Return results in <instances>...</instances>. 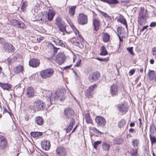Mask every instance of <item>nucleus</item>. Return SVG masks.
<instances>
[{
  "mask_svg": "<svg viewBox=\"0 0 156 156\" xmlns=\"http://www.w3.org/2000/svg\"><path fill=\"white\" fill-rule=\"evenodd\" d=\"M54 73V70L52 69H48L42 71L40 73V76L42 78L46 79L51 77Z\"/></svg>",
  "mask_w": 156,
  "mask_h": 156,
  "instance_id": "obj_1",
  "label": "nucleus"
},
{
  "mask_svg": "<svg viewBox=\"0 0 156 156\" xmlns=\"http://www.w3.org/2000/svg\"><path fill=\"white\" fill-rule=\"evenodd\" d=\"M55 24L62 32L66 31V26L64 21L60 16H58L55 19Z\"/></svg>",
  "mask_w": 156,
  "mask_h": 156,
  "instance_id": "obj_2",
  "label": "nucleus"
},
{
  "mask_svg": "<svg viewBox=\"0 0 156 156\" xmlns=\"http://www.w3.org/2000/svg\"><path fill=\"white\" fill-rule=\"evenodd\" d=\"M78 23L81 25L87 24L88 23L87 16L83 13L79 14L77 17Z\"/></svg>",
  "mask_w": 156,
  "mask_h": 156,
  "instance_id": "obj_3",
  "label": "nucleus"
},
{
  "mask_svg": "<svg viewBox=\"0 0 156 156\" xmlns=\"http://www.w3.org/2000/svg\"><path fill=\"white\" fill-rule=\"evenodd\" d=\"M45 106L44 102L41 100H37L35 101L33 104L34 109L37 110H42Z\"/></svg>",
  "mask_w": 156,
  "mask_h": 156,
  "instance_id": "obj_4",
  "label": "nucleus"
},
{
  "mask_svg": "<svg viewBox=\"0 0 156 156\" xmlns=\"http://www.w3.org/2000/svg\"><path fill=\"white\" fill-rule=\"evenodd\" d=\"M100 77V74L98 72H96L91 73L89 77V79L91 82L98 80Z\"/></svg>",
  "mask_w": 156,
  "mask_h": 156,
  "instance_id": "obj_5",
  "label": "nucleus"
},
{
  "mask_svg": "<svg viewBox=\"0 0 156 156\" xmlns=\"http://www.w3.org/2000/svg\"><path fill=\"white\" fill-rule=\"evenodd\" d=\"M117 107L119 113L121 115H123L128 111L127 107L124 104H119L117 105Z\"/></svg>",
  "mask_w": 156,
  "mask_h": 156,
  "instance_id": "obj_6",
  "label": "nucleus"
},
{
  "mask_svg": "<svg viewBox=\"0 0 156 156\" xmlns=\"http://www.w3.org/2000/svg\"><path fill=\"white\" fill-rule=\"evenodd\" d=\"M95 120L97 125L101 127H104L106 124V121L105 119L101 116H97Z\"/></svg>",
  "mask_w": 156,
  "mask_h": 156,
  "instance_id": "obj_7",
  "label": "nucleus"
},
{
  "mask_svg": "<svg viewBox=\"0 0 156 156\" xmlns=\"http://www.w3.org/2000/svg\"><path fill=\"white\" fill-rule=\"evenodd\" d=\"M7 145L6 139L3 136L0 135V148L2 150H4Z\"/></svg>",
  "mask_w": 156,
  "mask_h": 156,
  "instance_id": "obj_8",
  "label": "nucleus"
},
{
  "mask_svg": "<svg viewBox=\"0 0 156 156\" xmlns=\"http://www.w3.org/2000/svg\"><path fill=\"white\" fill-rule=\"evenodd\" d=\"M67 21L71 27L72 28L75 30V33L76 35L78 37L77 39L79 40L80 41H83V39L81 35L79 34V32L78 30L76 29L75 27L73 25V23L70 20H67Z\"/></svg>",
  "mask_w": 156,
  "mask_h": 156,
  "instance_id": "obj_9",
  "label": "nucleus"
},
{
  "mask_svg": "<svg viewBox=\"0 0 156 156\" xmlns=\"http://www.w3.org/2000/svg\"><path fill=\"white\" fill-rule=\"evenodd\" d=\"M119 92V87L117 85L113 84L110 88V93L112 96L118 95Z\"/></svg>",
  "mask_w": 156,
  "mask_h": 156,
  "instance_id": "obj_10",
  "label": "nucleus"
},
{
  "mask_svg": "<svg viewBox=\"0 0 156 156\" xmlns=\"http://www.w3.org/2000/svg\"><path fill=\"white\" fill-rule=\"evenodd\" d=\"M65 57L64 55L62 53L58 54L56 57L55 61L59 64H62L65 61Z\"/></svg>",
  "mask_w": 156,
  "mask_h": 156,
  "instance_id": "obj_11",
  "label": "nucleus"
},
{
  "mask_svg": "<svg viewBox=\"0 0 156 156\" xmlns=\"http://www.w3.org/2000/svg\"><path fill=\"white\" fill-rule=\"evenodd\" d=\"M11 23L13 25L16 26L18 27H19L21 29H24L26 27V26L23 23L17 20H11Z\"/></svg>",
  "mask_w": 156,
  "mask_h": 156,
  "instance_id": "obj_12",
  "label": "nucleus"
},
{
  "mask_svg": "<svg viewBox=\"0 0 156 156\" xmlns=\"http://www.w3.org/2000/svg\"><path fill=\"white\" fill-rule=\"evenodd\" d=\"M97 86L96 84H94L92 86L90 87L85 92V96L88 98L91 97L92 95V93L91 92Z\"/></svg>",
  "mask_w": 156,
  "mask_h": 156,
  "instance_id": "obj_13",
  "label": "nucleus"
},
{
  "mask_svg": "<svg viewBox=\"0 0 156 156\" xmlns=\"http://www.w3.org/2000/svg\"><path fill=\"white\" fill-rule=\"evenodd\" d=\"M41 146L43 149L48 150L51 147V144L49 141L44 140L41 142Z\"/></svg>",
  "mask_w": 156,
  "mask_h": 156,
  "instance_id": "obj_14",
  "label": "nucleus"
},
{
  "mask_svg": "<svg viewBox=\"0 0 156 156\" xmlns=\"http://www.w3.org/2000/svg\"><path fill=\"white\" fill-rule=\"evenodd\" d=\"M56 153L59 156H65L66 153V149L62 147H58Z\"/></svg>",
  "mask_w": 156,
  "mask_h": 156,
  "instance_id": "obj_15",
  "label": "nucleus"
},
{
  "mask_svg": "<svg viewBox=\"0 0 156 156\" xmlns=\"http://www.w3.org/2000/svg\"><path fill=\"white\" fill-rule=\"evenodd\" d=\"M55 94H55V95H54L51 91L48 90L45 91V95L46 97L48 98L50 101L51 100H53L54 99H56L59 98V96H57V95H56V96H55Z\"/></svg>",
  "mask_w": 156,
  "mask_h": 156,
  "instance_id": "obj_16",
  "label": "nucleus"
},
{
  "mask_svg": "<svg viewBox=\"0 0 156 156\" xmlns=\"http://www.w3.org/2000/svg\"><path fill=\"white\" fill-rule=\"evenodd\" d=\"M26 93L27 96L29 98H32L34 96V90L32 87H30L27 88Z\"/></svg>",
  "mask_w": 156,
  "mask_h": 156,
  "instance_id": "obj_17",
  "label": "nucleus"
},
{
  "mask_svg": "<svg viewBox=\"0 0 156 156\" xmlns=\"http://www.w3.org/2000/svg\"><path fill=\"white\" fill-rule=\"evenodd\" d=\"M40 64L39 60L36 59H32L29 62V65L33 67H36L38 66Z\"/></svg>",
  "mask_w": 156,
  "mask_h": 156,
  "instance_id": "obj_18",
  "label": "nucleus"
},
{
  "mask_svg": "<svg viewBox=\"0 0 156 156\" xmlns=\"http://www.w3.org/2000/svg\"><path fill=\"white\" fill-rule=\"evenodd\" d=\"M55 12L54 11L51 9H49L47 14V19L48 20H52L55 15Z\"/></svg>",
  "mask_w": 156,
  "mask_h": 156,
  "instance_id": "obj_19",
  "label": "nucleus"
},
{
  "mask_svg": "<svg viewBox=\"0 0 156 156\" xmlns=\"http://www.w3.org/2000/svg\"><path fill=\"white\" fill-rule=\"evenodd\" d=\"M148 74L150 80H152L153 79L156 80V72L154 71L149 70Z\"/></svg>",
  "mask_w": 156,
  "mask_h": 156,
  "instance_id": "obj_20",
  "label": "nucleus"
},
{
  "mask_svg": "<svg viewBox=\"0 0 156 156\" xmlns=\"http://www.w3.org/2000/svg\"><path fill=\"white\" fill-rule=\"evenodd\" d=\"M64 112L65 114L66 115V117L68 118H71V116L73 115L74 114V112L73 110L69 108H66Z\"/></svg>",
  "mask_w": 156,
  "mask_h": 156,
  "instance_id": "obj_21",
  "label": "nucleus"
},
{
  "mask_svg": "<svg viewBox=\"0 0 156 156\" xmlns=\"http://www.w3.org/2000/svg\"><path fill=\"white\" fill-rule=\"evenodd\" d=\"M14 48L12 45L8 43H5L3 47V49L5 51L10 52L12 51Z\"/></svg>",
  "mask_w": 156,
  "mask_h": 156,
  "instance_id": "obj_22",
  "label": "nucleus"
},
{
  "mask_svg": "<svg viewBox=\"0 0 156 156\" xmlns=\"http://www.w3.org/2000/svg\"><path fill=\"white\" fill-rule=\"evenodd\" d=\"M75 122V119L73 118L71 119V122L67 128H66V131L67 133H69L71 130L73 128V126Z\"/></svg>",
  "mask_w": 156,
  "mask_h": 156,
  "instance_id": "obj_23",
  "label": "nucleus"
},
{
  "mask_svg": "<svg viewBox=\"0 0 156 156\" xmlns=\"http://www.w3.org/2000/svg\"><path fill=\"white\" fill-rule=\"evenodd\" d=\"M83 119H85L87 123L92 124L93 122L90 118V114L86 113L84 115Z\"/></svg>",
  "mask_w": 156,
  "mask_h": 156,
  "instance_id": "obj_24",
  "label": "nucleus"
},
{
  "mask_svg": "<svg viewBox=\"0 0 156 156\" xmlns=\"http://www.w3.org/2000/svg\"><path fill=\"white\" fill-rule=\"evenodd\" d=\"M23 70V67L21 65H19L14 68L13 71L15 73H18L22 72Z\"/></svg>",
  "mask_w": 156,
  "mask_h": 156,
  "instance_id": "obj_25",
  "label": "nucleus"
},
{
  "mask_svg": "<svg viewBox=\"0 0 156 156\" xmlns=\"http://www.w3.org/2000/svg\"><path fill=\"white\" fill-rule=\"evenodd\" d=\"M76 8V6H71L69 7L68 12L70 16L73 17L74 15Z\"/></svg>",
  "mask_w": 156,
  "mask_h": 156,
  "instance_id": "obj_26",
  "label": "nucleus"
},
{
  "mask_svg": "<svg viewBox=\"0 0 156 156\" xmlns=\"http://www.w3.org/2000/svg\"><path fill=\"white\" fill-rule=\"evenodd\" d=\"M0 87L4 90H9L11 88V86L8 83H2L0 82Z\"/></svg>",
  "mask_w": 156,
  "mask_h": 156,
  "instance_id": "obj_27",
  "label": "nucleus"
},
{
  "mask_svg": "<svg viewBox=\"0 0 156 156\" xmlns=\"http://www.w3.org/2000/svg\"><path fill=\"white\" fill-rule=\"evenodd\" d=\"M94 30L97 31L99 29L100 27V22L97 19H95L94 20Z\"/></svg>",
  "mask_w": 156,
  "mask_h": 156,
  "instance_id": "obj_28",
  "label": "nucleus"
},
{
  "mask_svg": "<svg viewBox=\"0 0 156 156\" xmlns=\"http://www.w3.org/2000/svg\"><path fill=\"white\" fill-rule=\"evenodd\" d=\"M35 122L37 124L41 125L43 123L44 121L43 118L40 116H37L35 119Z\"/></svg>",
  "mask_w": 156,
  "mask_h": 156,
  "instance_id": "obj_29",
  "label": "nucleus"
},
{
  "mask_svg": "<svg viewBox=\"0 0 156 156\" xmlns=\"http://www.w3.org/2000/svg\"><path fill=\"white\" fill-rule=\"evenodd\" d=\"M102 148L105 151H108L110 147V145L105 142H103L102 144Z\"/></svg>",
  "mask_w": 156,
  "mask_h": 156,
  "instance_id": "obj_30",
  "label": "nucleus"
},
{
  "mask_svg": "<svg viewBox=\"0 0 156 156\" xmlns=\"http://www.w3.org/2000/svg\"><path fill=\"white\" fill-rule=\"evenodd\" d=\"M110 38V35L107 33H105L103 36V40L104 42H108Z\"/></svg>",
  "mask_w": 156,
  "mask_h": 156,
  "instance_id": "obj_31",
  "label": "nucleus"
},
{
  "mask_svg": "<svg viewBox=\"0 0 156 156\" xmlns=\"http://www.w3.org/2000/svg\"><path fill=\"white\" fill-rule=\"evenodd\" d=\"M30 135L34 137H37L42 135L43 133L41 132H32Z\"/></svg>",
  "mask_w": 156,
  "mask_h": 156,
  "instance_id": "obj_32",
  "label": "nucleus"
},
{
  "mask_svg": "<svg viewBox=\"0 0 156 156\" xmlns=\"http://www.w3.org/2000/svg\"><path fill=\"white\" fill-rule=\"evenodd\" d=\"M101 52L100 53V55H105L107 54V51L104 46H103L101 47Z\"/></svg>",
  "mask_w": 156,
  "mask_h": 156,
  "instance_id": "obj_33",
  "label": "nucleus"
},
{
  "mask_svg": "<svg viewBox=\"0 0 156 156\" xmlns=\"http://www.w3.org/2000/svg\"><path fill=\"white\" fill-rule=\"evenodd\" d=\"M146 16H139L138 22L139 23L141 24L145 22Z\"/></svg>",
  "mask_w": 156,
  "mask_h": 156,
  "instance_id": "obj_34",
  "label": "nucleus"
},
{
  "mask_svg": "<svg viewBox=\"0 0 156 156\" xmlns=\"http://www.w3.org/2000/svg\"><path fill=\"white\" fill-rule=\"evenodd\" d=\"M130 153L132 156H138L137 151L136 149L133 148L130 151Z\"/></svg>",
  "mask_w": 156,
  "mask_h": 156,
  "instance_id": "obj_35",
  "label": "nucleus"
},
{
  "mask_svg": "<svg viewBox=\"0 0 156 156\" xmlns=\"http://www.w3.org/2000/svg\"><path fill=\"white\" fill-rule=\"evenodd\" d=\"M118 21L124 24L126 28L128 27L127 22L126 20L124 19H120L118 20Z\"/></svg>",
  "mask_w": 156,
  "mask_h": 156,
  "instance_id": "obj_36",
  "label": "nucleus"
},
{
  "mask_svg": "<svg viewBox=\"0 0 156 156\" xmlns=\"http://www.w3.org/2000/svg\"><path fill=\"white\" fill-rule=\"evenodd\" d=\"M101 141H98L95 142L94 144H92L94 148L96 150L98 146L99 145L101 144Z\"/></svg>",
  "mask_w": 156,
  "mask_h": 156,
  "instance_id": "obj_37",
  "label": "nucleus"
},
{
  "mask_svg": "<svg viewBox=\"0 0 156 156\" xmlns=\"http://www.w3.org/2000/svg\"><path fill=\"white\" fill-rule=\"evenodd\" d=\"M27 4L28 3L26 1L23 2L22 3L21 5V9L23 12H24L25 10V9L27 6Z\"/></svg>",
  "mask_w": 156,
  "mask_h": 156,
  "instance_id": "obj_38",
  "label": "nucleus"
},
{
  "mask_svg": "<svg viewBox=\"0 0 156 156\" xmlns=\"http://www.w3.org/2000/svg\"><path fill=\"white\" fill-rule=\"evenodd\" d=\"M50 46L51 48L52 49L53 52L55 54L57 52L58 50L59 49V48L55 47L52 44H50Z\"/></svg>",
  "mask_w": 156,
  "mask_h": 156,
  "instance_id": "obj_39",
  "label": "nucleus"
},
{
  "mask_svg": "<svg viewBox=\"0 0 156 156\" xmlns=\"http://www.w3.org/2000/svg\"><path fill=\"white\" fill-rule=\"evenodd\" d=\"M126 124V122L124 119L121 120L120 122H119L118 124V126L120 128L123 127Z\"/></svg>",
  "mask_w": 156,
  "mask_h": 156,
  "instance_id": "obj_40",
  "label": "nucleus"
},
{
  "mask_svg": "<svg viewBox=\"0 0 156 156\" xmlns=\"http://www.w3.org/2000/svg\"><path fill=\"white\" fill-rule=\"evenodd\" d=\"M139 143V140H134L132 141V144L133 147H137Z\"/></svg>",
  "mask_w": 156,
  "mask_h": 156,
  "instance_id": "obj_41",
  "label": "nucleus"
},
{
  "mask_svg": "<svg viewBox=\"0 0 156 156\" xmlns=\"http://www.w3.org/2000/svg\"><path fill=\"white\" fill-rule=\"evenodd\" d=\"M151 52L154 58L156 59V47H153L152 48Z\"/></svg>",
  "mask_w": 156,
  "mask_h": 156,
  "instance_id": "obj_42",
  "label": "nucleus"
},
{
  "mask_svg": "<svg viewBox=\"0 0 156 156\" xmlns=\"http://www.w3.org/2000/svg\"><path fill=\"white\" fill-rule=\"evenodd\" d=\"M100 13L106 19H111V17L107 13L101 11H100Z\"/></svg>",
  "mask_w": 156,
  "mask_h": 156,
  "instance_id": "obj_43",
  "label": "nucleus"
},
{
  "mask_svg": "<svg viewBox=\"0 0 156 156\" xmlns=\"http://www.w3.org/2000/svg\"><path fill=\"white\" fill-rule=\"evenodd\" d=\"M118 3V1L117 0H108L107 3L110 4H116Z\"/></svg>",
  "mask_w": 156,
  "mask_h": 156,
  "instance_id": "obj_44",
  "label": "nucleus"
},
{
  "mask_svg": "<svg viewBox=\"0 0 156 156\" xmlns=\"http://www.w3.org/2000/svg\"><path fill=\"white\" fill-rule=\"evenodd\" d=\"M59 45L62 47H64L66 48L67 47V45L66 43L62 41H59Z\"/></svg>",
  "mask_w": 156,
  "mask_h": 156,
  "instance_id": "obj_45",
  "label": "nucleus"
},
{
  "mask_svg": "<svg viewBox=\"0 0 156 156\" xmlns=\"http://www.w3.org/2000/svg\"><path fill=\"white\" fill-rule=\"evenodd\" d=\"M150 136L151 144L156 143V138L154 136H151V134H150Z\"/></svg>",
  "mask_w": 156,
  "mask_h": 156,
  "instance_id": "obj_46",
  "label": "nucleus"
},
{
  "mask_svg": "<svg viewBox=\"0 0 156 156\" xmlns=\"http://www.w3.org/2000/svg\"><path fill=\"white\" fill-rule=\"evenodd\" d=\"M75 43L76 45L77 46L81 48H83V45L81 42H79L78 41H76Z\"/></svg>",
  "mask_w": 156,
  "mask_h": 156,
  "instance_id": "obj_47",
  "label": "nucleus"
},
{
  "mask_svg": "<svg viewBox=\"0 0 156 156\" xmlns=\"http://www.w3.org/2000/svg\"><path fill=\"white\" fill-rule=\"evenodd\" d=\"M127 50L129 51V53L133 55H134V53L133 51V47H130L127 48Z\"/></svg>",
  "mask_w": 156,
  "mask_h": 156,
  "instance_id": "obj_48",
  "label": "nucleus"
},
{
  "mask_svg": "<svg viewBox=\"0 0 156 156\" xmlns=\"http://www.w3.org/2000/svg\"><path fill=\"white\" fill-rule=\"evenodd\" d=\"M146 16V12L144 9H141L140 10L139 16Z\"/></svg>",
  "mask_w": 156,
  "mask_h": 156,
  "instance_id": "obj_49",
  "label": "nucleus"
},
{
  "mask_svg": "<svg viewBox=\"0 0 156 156\" xmlns=\"http://www.w3.org/2000/svg\"><path fill=\"white\" fill-rule=\"evenodd\" d=\"M81 60L80 58H79L77 60V61L75 65V66L76 67H79L80 65V63Z\"/></svg>",
  "mask_w": 156,
  "mask_h": 156,
  "instance_id": "obj_50",
  "label": "nucleus"
},
{
  "mask_svg": "<svg viewBox=\"0 0 156 156\" xmlns=\"http://www.w3.org/2000/svg\"><path fill=\"white\" fill-rule=\"evenodd\" d=\"M5 43H6L4 39L2 38H0V44L4 46L5 45Z\"/></svg>",
  "mask_w": 156,
  "mask_h": 156,
  "instance_id": "obj_51",
  "label": "nucleus"
},
{
  "mask_svg": "<svg viewBox=\"0 0 156 156\" xmlns=\"http://www.w3.org/2000/svg\"><path fill=\"white\" fill-rule=\"evenodd\" d=\"M135 72V70L134 69H133L130 70L129 72V74L130 76L133 75Z\"/></svg>",
  "mask_w": 156,
  "mask_h": 156,
  "instance_id": "obj_52",
  "label": "nucleus"
},
{
  "mask_svg": "<svg viewBox=\"0 0 156 156\" xmlns=\"http://www.w3.org/2000/svg\"><path fill=\"white\" fill-rule=\"evenodd\" d=\"M43 39V37L41 36H40L38 38H37V42H40Z\"/></svg>",
  "mask_w": 156,
  "mask_h": 156,
  "instance_id": "obj_53",
  "label": "nucleus"
},
{
  "mask_svg": "<svg viewBox=\"0 0 156 156\" xmlns=\"http://www.w3.org/2000/svg\"><path fill=\"white\" fill-rule=\"evenodd\" d=\"M156 26V23L155 22H152L151 23L150 26L151 27H154Z\"/></svg>",
  "mask_w": 156,
  "mask_h": 156,
  "instance_id": "obj_54",
  "label": "nucleus"
},
{
  "mask_svg": "<svg viewBox=\"0 0 156 156\" xmlns=\"http://www.w3.org/2000/svg\"><path fill=\"white\" fill-rule=\"evenodd\" d=\"M91 129L94 131L95 132L97 133V132L100 133V132L95 127H93L91 128Z\"/></svg>",
  "mask_w": 156,
  "mask_h": 156,
  "instance_id": "obj_55",
  "label": "nucleus"
},
{
  "mask_svg": "<svg viewBox=\"0 0 156 156\" xmlns=\"http://www.w3.org/2000/svg\"><path fill=\"white\" fill-rule=\"evenodd\" d=\"M138 120L139 121V122H138L139 126V127H140L142 124L141 119H138Z\"/></svg>",
  "mask_w": 156,
  "mask_h": 156,
  "instance_id": "obj_56",
  "label": "nucleus"
},
{
  "mask_svg": "<svg viewBox=\"0 0 156 156\" xmlns=\"http://www.w3.org/2000/svg\"><path fill=\"white\" fill-rule=\"evenodd\" d=\"M29 115H26L25 117V119L26 121H28L29 120Z\"/></svg>",
  "mask_w": 156,
  "mask_h": 156,
  "instance_id": "obj_57",
  "label": "nucleus"
},
{
  "mask_svg": "<svg viewBox=\"0 0 156 156\" xmlns=\"http://www.w3.org/2000/svg\"><path fill=\"white\" fill-rule=\"evenodd\" d=\"M147 28V26H145L143 27L140 30V31L142 32L144 30L146 29Z\"/></svg>",
  "mask_w": 156,
  "mask_h": 156,
  "instance_id": "obj_58",
  "label": "nucleus"
},
{
  "mask_svg": "<svg viewBox=\"0 0 156 156\" xmlns=\"http://www.w3.org/2000/svg\"><path fill=\"white\" fill-rule=\"evenodd\" d=\"M150 62L151 64H153L154 63V60L153 59H152L150 60Z\"/></svg>",
  "mask_w": 156,
  "mask_h": 156,
  "instance_id": "obj_59",
  "label": "nucleus"
},
{
  "mask_svg": "<svg viewBox=\"0 0 156 156\" xmlns=\"http://www.w3.org/2000/svg\"><path fill=\"white\" fill-rule=\"evenodd\" d=\"M12 59L10 58H9L8 59V61L9 63H11L12 62Z\"/></svg>",
  "mask_w": 156,
  "mask_h": 156,
  "instance_id": "obj_60",
  "label": "nucleus"
},
{
  "mask_svg": "<svg viewBox=\"0 0 156 156\" xmlns=\"http://www.w3.org/2000/svg\"><path fill=\"white\" fill-rule=\"evenodd\" d=\"M135 125V123L134 122H131L129 124V126L131 127H133Z\"/></svg>",
  "mask_w": 156,
  "mask_h": 156,
  "instance_id": "obj_61",
  "label": "nucleus"
},
{
  "mask_svg": "<svg viewBox=\"0 0 156 156\" xmlns=\"http://www.w3.org/2000/svg\"><path fill=\"white\" fill-rule=\"evenodd\" d=\"M134 130V129L133 128H131L129 129V131L130 132H133Z\"/></svg>",
  "mask_w": 156,
  "mask_h": 156,
  "instance_id": "obj_62",
  "label": "nucleus"
},
{
  "mask_svg": "<svg viewBox=\"0 0 156 156\" xmlns=\"http://www.w3.org/2000/svg\"><path fill=\"white\" fill-rule=\"evenodd\" d=\"M78 126L77 125H76L75 127V128H74L72 132V133H73L75 131V130L76 129V128H77Z\"/></svg>",
  "mask_w": 156,
  "mask_h": 156,
  "instance_id": "obj_63",
  "label": "nucleus"
},
{
  "mask_svg": "<svg viewBox=\"0 0 156 156\" xmlns=\"http://www.w3.org/2000/svg\"><path fill=\"white\" fill-rule=\"evenodd\" d=\"M71 67V66H66L65 67V68H64V69H69Z\"/></svg>",
  "mask_w": 156,
  "mask_h": 156,
  "instance_id": "obj_64",
  "label": "nucleus"
}]
</instances>
